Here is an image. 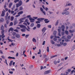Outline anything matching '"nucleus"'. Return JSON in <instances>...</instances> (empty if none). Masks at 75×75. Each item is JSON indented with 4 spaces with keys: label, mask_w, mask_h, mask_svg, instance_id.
<instances>
[{
    "label": "nucleus",
    "mask_w": 75,
    "mask_h": 75,
    "mask_svg": "<svg viewBox=\"0 0 75 75\" xmlns=\"http://www.w3.org/2000/svg\"><path fill=\"white\" fill-rule=\"evenodd\" d=\"M31 17V15H28L27 16L23 17V20H25L26 18H29V20L31 23H34L35 19Z\"/></svg>",
    "instance_id": "obj_1"
},
{
    "label": "nucleus",
    "mask_w": 75,
    "mask_h": 75,
    "mask_svg": "<svg viewBox=\"0 0 75 75\" xmlns=\"http://www.w3.org/2000/svg\"><path fill=\"white\" fill-rule=\"evenodd\" d=\"M23 18H22L19 19V21H20V22L19 23V24H22V23H23V22H24V21H22V20H25V19H23Z\"/></svg>",
    "instance_id": "obj_2"
},
{
    "label": "nucleus",
    "mask_w": 75,
    "mask_h": 75,
    "mask_svg": "<svg viewBox=\"0 0 75 75\" xmlns=\"http://www.w3.org/2000/svg\"><path fill=\"white\" fill-rule=\"evenodd\" d=\"M5 37V35H4V34H2V35H0V41L1 40V39L4 38Z\"/></svg>",
    "instance_id": "obj_3"
},
{
    "label": "nucleus",
    "mask_w": 75,
    "mask_h": 75,
    "mask_svg": "<svg viewBox=\"0 0 75 75\" xmlns=\"http://www.w3.org/2000/svg\"><path fill=\"white\" fill-rule=\"evenodd\" d=\"M18 26H19L21 28H26V26H25V25H23V24H21V25H18Z\"/></svg>",
    "instance_id": "obj_4"
},
{
    "label": "nucleus",
    "mask_w": 75,
    "mask_h": 75,
    "mask_svg": "<svg viewBox=\"0 0 75 75\" xmlns=\"http://www.w3.org/2000/svg\"><path fill=\"white\" fill-rule=\"evenodd\" d=\"M6 13V11L4 10V11H2V13L1 15L2 16H4V15H5V13Z\"/></svg>",
    "instance_id": "obj_5"
},
{
    "label": "nucleus",
    "mask_w": 75,
    "mask_h": 75,
    "mask_svg": "<svg viewBox=\"0 0 75 75\" xmlns=\"http://www.w3.org/2000/svg\"><path fill=\"white\" fill-rule=\"evenodd\" d=\"M50 72H51V70L47 71L44 72V74H49Z\"/></svg>",
    "instance_id": "obj_6"
},
{
    "label": "nucleus",
    "mask_w": 75,
    "mask_h": 75,
    "mask_svg": "<svg viewBox=\"0 0 75 75\" xmlns=\"http://www.w3.org/2000/svg\"><path fill=\"white\" fill-rule=\"evenodd\" d=\"M48 19H45L44 21H45V23H48L49 22H50V21H48Z\"/></svg>",
    "instance_id": "obj_7"
},
{
    "label": "nucleus",
    "mask_w": 75,
    "mask_h": 75,
    "mask_svg": "<svg viewBox=\"0 0 75 75\" xmlns=\"http://www.w3.org/2000/svg\"><path fill=\"white\" fill-rule=\"evenodd\" d=\"M32 41L33 42H37V40L35 38H33Z\"/></svg>",
    "instance_id": "obj_8"
},
{
    "label": "nucleus",
    "mask_w": 75,
    "mask_h": 75,
    "mask_svg": "<svg viewBox=\"0 0 75 75\" xmlns=\"http://www.w3.org/2000/svg\"><path fill=\"white\" fill-rule=\"evenodd\" d=\"M62 31H65V26L64 25H62Z\"/></svg>",
    "instance_id": "obj_9"
},
{
    "label": "nucleus",
    "mask_w": 75,
    "mask_h": 75,
    "mask_svg": "<svg viewBox=\"0 0 75 75\" xmlns=\"http://www.w3.org/2000/svg\"><path fill=\"white\" fill-rule=\"evenodd\" d=\"M45 30H46V28L44 27L42 29V31L43 33H45Z\"/></svg>",
    "instance_id": "obj_10"
},
{
    "label": "nucleus",
    "mask_w": 75,
    "mask_h": 75,
    "mask_svg": "<svg viewBox=\"0 0 75 75\" xmlns=\"http://www.w3.org/2000/svg\"><path fill=\"white\" fill-rule=\"evenodd\" d=\"M4 20L3 18H1L0 19V23H3L4 22Z\"/></svg>",
    "instance_id": "obj_11"
},
{
    "label": "nucleus",
    "mask_w": 75,
    "mask_h": 75,
    "mask_svg": "<svg viewBox=\"0 0 75 75\" xmlns=\"http://www.w3.org/2000/svg\"><path fill=\"white\" fill-rule=\"evenodd\" d=\"M69 32L70 33H75V31L74 30H69Z\"/></svg>",
    "instance_id": "obj_12"
},
{
    "label": "nucleus",
    "mask_w": 75,
    "mask_h": 75,
    "mask_svg": "<svg viewBox=\"0 0 75 75\" xmlns=\"http://www.w3.org/2000/svg\"><path fill=\"white\" fill-rule=\"evenodd\" d=\"M44 20V18H38L37 19V20L40 21H41V20Z\"/></svg>",
    "instance_id": "obj_13"
},
{
    "label": "nucleus",
    "mask_w": 75,
    "mask_h": 75,
    "mask_svg": "<svg viewBox=\"0 0 75 75\" xmlns=\"http://www.w3.org/2000/svg\"><path fill=\"white\" fill-rule=\"evenodd\" d=\"M61 27H59L58 29V31L59 33H61Z\"/></svg>",
    "instance_id": "obj_14"
},
{
    "label": "nucleus",
    "mask_w": 75,
    "mask_h": 75,
    "mask_svg": "<svg viewBox=\"0 0 75 75\" xmlns=\"http://www.w3.org/2000/svg\"><path fill=\"white\" fill-rule=\"evenodd\" d=\"M23 13V11H21L18 13V15H20L22 14Z\"/></svg>",
    "instance_id": "obj_15"
},
{
    "label": "nucleus",
    "mask_w": 75,
    "mask_h": 75,
    "mask_svg": "<svg viewBox=\"0 0 75 75\" xmlns=\"http://www.w3.org/2000/svg\"><path fill=\"white\" fill-rule=\"evenodd\" d=\"M64 33L65 34H67V35H68V34H69V32H68L67 30H65Z\"/></svg>",
    "instance_id": "obj_16"
},
{
    "label": "nucleus",
    "mask_w": 75,
    "mask_h": 75,
    "mask_svg": "<svg viewBox=\"0 0 75 75\" xmlns=\"http://www.w3.org/2000/svg\"><path fill=\"white\" fill-rule=\"evenodd\" d=\"M19 5L21 6V5H22V4H23V2L22 1H21V0L18 3Z\"/></svg>",
    "instance_id": "obj_17"
},
{
    "label": "nucleus",
    "mask_w": 75,
    "mask_h": 75,
    "mask_svg": "<svg viewBox=\"0 0 75 75\" xmlns=\"http://www.w3.org/2000/svg\"><path fill=\"white\" fill-rule=\"evenodd\" d=\"M18 23V21L17 20H15L14 21V25H16V24H17Z\"/></svg>",
    "instance_id": "obj_18"
},
{
    "label": "nucleus",
    "mask_w": 75,
    "mask_h": 75,
    "mask_svg": "<svg viewBox=\"0 0 75 75\" xmlns=\"http://www.w3.org/2000/svg\"><path fill=\"white\" fill-rule=\"evenodd\" d=\"M21 30L22 32H25L26 31V30L24 28L21 29Z\"/></svg>",
    "instance_id": "obj_19"
},
{
    "label": "nucleus",
    "mask_w": 75,
    "mask_h": 75,
    "mask_svg": "<svg viewBox=\"0 0 75 75\" xmlns=\"http://www.w3.org/2000/svg\"><path fill=\"white\" fill-rule=\"evenodd\" d=\"M37 27L38 28H40L41 27V25L39 24H38L37 25Z\"/></svg>",
    "instance_id": "obj_20"
},
{
    "label": "nucleus",
    "mask_w": 75,
    "mask_h": 75,
    "mask_svg": "<svg viewBox=\"0 0 75 75\" xmlns=\"http://www.w3.org/2000/svg\"><path fill=\"white\" fill-rule=\"evenodd\" d=\"M59 20H58L56 22L55 24V25L57 26L58 24V23H59Z\"/></svg>",
    "instance_id": "obj_21"
},
{
    "label": "nucleus",
    "mask_w": 75,
    "mask_h": 75,
    "mask_svg": "<svg viewBox=\"0 0 75 75\" xmlns=\"http://www.w3.org/2000/svg\"><path fill=\"white\" fill-rule=\"evenodd\" d=\"M10 31H14V29L13 28H10V29L9 30L8 32H10Z\"/></svg>",
    "instance_id": "obj_22"
},
{
    "label": "nucleus",
    "mask_w": 75,
    "mask_h": 75,
    "mask_svg": "<svg viewBox=\"0 0 75 75\" xmlns=\"http://www.w3.org/2000/svg\"><path fill=\"white\" fill-rule=\"evenodd\" d=\"M10 37H8L7 38V39L8 41H11V42H13V40H11L9 39Z\"/></svg>",
    "instance_id": "obj_23"
},
{
    "label": "nucleus",
    "mask_w": 75,
    "mask_h": 75,
    "mask_svg": "<svg viewBox=\"0 0 75 75\" xmlns=\"http://www.w3.org/2000/svg\"><path fill=\"white\" fill-rule=\"evenodd\" d=\"M16 37L18 38H20V35L19 34H18L16 35Z\"/></svg>",
    "instance_id": "obj_24"
},
{
    "label": "nucleus",
    "mask_w": 75,
    "mask_h": 75,
    "mask_svg": "<svg viewBox=\"0 0 75 75\" xmlns=\"http://www.w3.org/2000/svg\"><path fill=\"white\" fill-rule=\"evenodd\" d=\"M69 14V12L68 11H65V14L66 15H68V14Z\"/></svg>",
    "instance_id": "obj_25"
},
{
    "label": "nucleus",
    "mask_w": 75,
    "mask_h": 75,
    "mask_svg": "<svg viewBox=\"0 0 75 75\" xmlns=\"http://www.w3.org/2000/svg\"><path fill=\"white\" fill-rule=\"evenodd\" d=\"M69 9V7H67L65 8V9L64 10V11H68V10Z\"/></svg>",
    "instance_id": "obj_26"
},
{
    "label": "nucleus",
    "mask_w": 75,
    "mask_h": 75,
    "mask_svg": "<svg viewBox=\"0 0 75 75\" xmlns=\"http://www.w3.org/2000/svg\"><path fill=\"white\" fill-rule=\"evenodd\" d=\"M8 59H15V57H11L10 56H9L8 57Z\"/></svg>",
    "instance_id": "obj_27"
},
{
    "label": "nucleus",
    "mask_w": 75,
    "mask_h": 75,
    "mask_svg": "<svg viewBox=\"0 0 75 75\" xmlns=\"http://www.w3.org/2000/svg\"><path fill=\"white\" fill-rule=\"evenodd\" d=\"M13 5V3H11L9 5V8H11V6Z\"/></svg>",
    "instance_id": "obj_28"
},
{
    "label": "nucleus",
    "mask_w": 75,
    "mask_h": 75,
    "mask_svg": "<svg viewBox=\"0 0 75 75\" xmlns=\"http://www.w3.org/2000/svg\"><path fill=\"white\" fill-rule=\"evenodd\" d=\"M21 6L20 5L18 4V3L16 4V8H18L19 7Z\"/></svg>",
    "instance_id": "obj_29"
},
{
    "label": "nucleus",
    "mask_w": 75,
    "mask_h": 75,
    "mask_svg": "<svg viewBox=\"0 0 75 75\" xmlns=\"http://www.w3.org/2000/svg\"><path fill=\"white\" fill-rule=\"evenodd\" d=\"M34 25V23H31V25H30V27H33Z\"/></svg>",
    "instance_id": "obj_30"
},
{
    "label": "nucleus",
    "mask_w": 75,
    "mask_h": 75,
    "mask_svg": "<svg viewBox=\"0 0 75 75\" xmlns=\"http://www.w3.org/2000/svg\"><path fill=\"white\" fill-rule=\"evenodd\" d=\"M55 45H56V46H57L58 47H61V44H56Z\"/></svg>",
    "instance_id": "obj_31"
},
{
    "label": "nucleus",
    "mask_w": 75,
    "mask_h": 75,
    "mask_svg": "<svg viewBox=\"0 0 75 75\" xmlns=\"http://www.w3.org/2000/svg\"><path fill=\"white\" fill-rule=\"evenodd\" d=\"M71 36L68 35L67 37V38H68V39H71Z\"/></svg>",
    "instance_id": "obj_32"
},
{
    "label": "nucleus",
    "mask_w": 75,
    "mask_h": 75,
    "mask_svg": "<svg viewBox=\"0 0 75 75\" xmlns=\"http://www.w3.org/2000/svg\"><path fill=\"white\" fill-rule=\"evenodd\" d=\"M4 29V26L3 25H2L1 27V30H3Z\"/></svg>",
    "instance_id": "obj_33"
},
{
    "label": "nucleus",
    "mask_w": 75,
    "mask_h": 75,
    "mask_svg": "<svg viewBox=\"0 0 75 75\" xmlns=\"http://www.w3.org/2000/svg\"><path fill=\"white\" fill-rule=\"evenodd\" d=\"M14 17L13 16H11V21H13V20H14Z\"/></svg>",
    "instance_id": "obj_34"
},
{
    "label": "nucleus",
    "mask_w": 75,
    "mask_h": 75,
    "mask_svg": "<svg viewBox=\"0 0 75 75\" xmlns=\"http://www.w3.org/2000/svg\"><path fill=\"white\" fill-rule=\"evenodd\" d=\"M50 42L52 44H55V42L52 40H51Z\"/></svg>",
    "instance_id": "obj_35"
},
{
    "label": "nucleus",
    "mask_w": 75,
    "mask_h": 75,
    "mask_svg": "<svg viewBox=\"0 0 75 75\" xmlns=\"http://www.w3.org/2000/svg\"><path fill=\"white\" fill-rule=\"evenodd\" d=\"M56 34H57V31L55 30H54L53 32V34L55 35H56Z\"/></svg>",
    "instance_id": "obj_36"
},
{
    "label": "nucleus",
    "mask_w": 75,
    "mask_h": 75,
    "mask_svg": "<svg viewBox=\"0 0 75 75\" xmlns=\"http://www.w3.org/2000/svg\"><path fill=\"white\" fill-rule=\"evenodd\" d=\"M12 62H13V61H11L9 64V66H11L12 65Z\"/></svg>",
    "instance_id": "obj_37"
},
{
    "label": "nucleus",
    "mask_w": 75,
    "mask_h": 75,
    "mask_svg": "<svg viewBox=\"0 0 75 75\" xmlns=\"http://www.w3.org/2000/svg\"><path fill=\"white\" fill-rule=\"evenodd\" d=\"M33 19H35V20H37V18H38V17H34L33 16Z\"/></svg>",
    "instance_id": "obj_38"
},
{
    "label": "nucleus",
    "mask_w": 75,
    "mask_h": 75,
    "mask_svg": "<svg viewBox=\"0 0 75 75\" xmlns=\"http://www.w3.org/2000/svg\"><path fill=\"white\" fill-rule=\"evenodd\" d=\"M40 11H41L42 12V11H44V9H43L42 8H40Z\"/></svg>",
    "instance_id": "obj_39"
},
{
    "label": "nucleus",
    "mask_w": 75,
    "mask_h": 75,
    "mask_svg": "<svg viewBox=\"0 0 75 75\" xmlns=\"http://www.w3.org/2000/svg\"><path fill=\"white\" fill-rule=\"evenodd\" d=\"M13 25V22H11L10 23V25H9V26H12Z\"/></svg>",
    "instance_id": "obj_40"
},
{
    "label": "nucleus",
    "mask_w": 75,
    "mask_h": 75,
    "mask_svg": "<svg viewBox=\"0 0 75 75\" xmlns=\"http://www.w3.org/2000/svg\"><path fill=\"white\" fill-rule=\"evenodd\" d=\"M67 44L66 43H64V42H63V46H66V45H67Z\"/></svg>",
    "instance_id": "obj_41"
},
{
    "label": "nucleus",
    "mask_w": 75,
    "mask_h": 75,
    "mask_svg": "<svg viewBox=\"0 0 75 75\" xmlns=\"http://www.w3.org/2000/svg\"><path fill=\"white\" fill-rule=\"evenodd\" d=\"M23 8L22 6L20 7L19 8L20 10H23Z\"/></svg>",
    "instance_id": "obj_42"
},
{
    "label": "nucleus",
    "mask_w": 75,
    "mask_h": 75,
    "mask_svg": "<svg viewBox=\"0 0 75 75\" xmlns=\"http://www.w3.org/2000/svg\"><path fill=\"white\" fill-rule=\"evenodd\" d=\"M42 13H43L44 14V15H46V13L45 12V11H43L42 12Z\"/></svg>",
    "instance_id": "obj_43"
},
{
    "label": "nucleus",
    "mask_w": 75,
    "mask_h": 75,
    "mask_svg": "<svg viewBox=\"0 0 75 75\" xmlns=\"http://www.w3.org/2000/svg\"><path fill=\"white\" fill-rule=\"evenodd\" d=\"M15 7H16V6L13 5V7L12 8V10H14V8H15Z\"/></svg>",
    "instance_id": "obj_44"
},
{
    "label": "nucleus",
    "mask_w": 75,
    "mask_h": 75,
    "mask_svg": "<svg viewBox=\"0 0 75 75\" xmlns=\"http://www.w3.org/2000/svg\"><path fill=\"white\" fill-rule=\"evenodd\" d=\"M58 35L59 36L61 37V32H59L58 33Z\"/></svg>",
    "instance_id": "obj_45"
},
{
    "label": "nucleus",
    "mask_w": 75,
    "mask_h": 75,
    "mask_svg": "<svg viewBox=\"0 0 75 75\" xmlns=\"http://www.w3.org/2000/svg\"><path fill=\"white\" fill-rule=\"evenodd\" d=\"M62 15H64V14H65V11H64L62 12Z\"/></svg>",
    "instance_id": "obj_46"
},
{
    "label": "nucleus",
    "mask_w": 75,
    "mask_h": 75,
    "mask_svg": "<svg viewBox=\"0 0 75 75\" xmlns=\"http://www.w3.org/2000/svg\"><path fill=\"white\" fill-rule=\"evenodd\" d=\"M19 1V0H15L14 1V3H16Z\"/></svg>",
    "instance_id": "obj_47"
},
{
    "label": "nucleus",
    "mask_w": 75,
    "mask_h": 75,
    "mask_svg": "<svg viewBox=\"0 0 75 75\" xmlns=\"http://www.w3.org/2000/svg\"><path fill=\"white\" fill-rule=\"evenodd\" d=\"M47 57V55H46L45 54H44L43 56V58H45V57Z\"/></svg>",
    "instance_id": "obj_48"
},
{
    "label": "nucleus",
    "mask_w": 75,
    "mask_h": 75,
    "mask_svg": "<svg viewBox=\"0 0 75 75\" xmlns=\"http://www.w3.org/2000/svg\"><path fill=\"white\" fill-rule=\"evenodd\" d=\"M23 24L24 25H26V26H27V23H26L25 22H24L23 23Z\"/></svg>",
    "instance_id": "obj_49"
},
{
    "label": "nucleus",
    "mask_w": 75,
    "mask_h": 75,
    "mask_svg": "<svg viewBox=\"0 0 75 75\" xmlns=\"http://www.w3.org/2000/svg\"><path fill=\"white\" fill-rule=\"evenodd\" d=\"M54 37H55V38H60V37L58 36L57 37V36H54Z\"/></svg>",
    "instance_id": "obj_50"
},
{
    "label": "nucleus",
    "mask_w": 75,
    "mask_h": 75,
    "mask_svg": "<svg viewBox=\"0 0 75 75\" xmlns=\"http://www.w3.org/2000/svg\"><path fill=\"white\" fill-rule=\"evenodd\" d=\"M47 52H49V47H47Z\"/></svg>",
    "instance_id": "obj_51"
},
{
    "label": "nucleus",
    "mask_w": 75,
    "mask_h": 75,
    "mask_svg": "<svg viewBox=\"0 0 75 75\" xmlns=\"http://www.w3.org/2000/svg\"><path fill=\"white\" fill-rule=\"evenodd\" d=\"M26 30L27 31H29V32L30 31V29H28V28H26Z\"/></svg>",
    "instance_id": "obj_52"
},
{
    "label": "nucleus",
    "mask_w": 75,
    "mask_h": 75,
    "mask_svg": "<svg viewBox=\"0 0 75 75\" xmlns=\"http://www.w3.org/2000/svg\"><path fill=\"white\" fill-rule=\"evenodd\" d=\"M41 52V50L40 49L39 50V52L38 53V54H40Z\"/></svg>",
    "instance_id": "obj_53"
},
{
    "label": "nucleus",
    "mask_w": 75,
    "mask_h": 75,
    "mask_svg": "<svg viewBox=\"0 0 75 75\" xmlns=\"http://www.w3.org/2000/svg\"><path fill=\"white\" fill-rule=\"evenodd\" d=\"M16 34V32H13L12 33V35H13L14 36Z\"/></svg>",
    "instance_id": "obj_54"
},
{
    "label": "nucleus",
    "mask_w": 75,
    "mask_h": 75,
    "mask_svg": "<svg viewBox=\"0 0 75 75\" xmlns=\"http://www.w3.org/2000/svg\"><path fill=\"white\" fill-rule=\"evenodd\" d=\"M14 31H16V32L17 33H18V30L17 29L14 30Z\"/></svg>",
    "instance_id": "obj_55"
},
{
    "label": "nucleus",
    "mask_w": 75,
    "mask_h": 75,
    "mask_svg": "<svg viewBox=\"0 0 75 75\" xmlns=\"http://www.w3.org/2000/svg\"><path fill=\"white\" fill-rule=\"evenodd\" d=\"M61 34H62V35H64V34H65V33H64V32H61Z\"/></svg>",
    "instance_id": "obj_56"
},
{
    "label": "nucleus",
    "mask_w": 75,
    "mask_h": 75,
    "mask_svg": "<svg viewBox=\"0 0 75 75\" xmlns=\"http://www.w3.org/2000/svg\"><path fill=\"white\" fill-rule=\"evenodd\" d=\"M36 24H38L39 23H40V21H36Z\"/></svg>",
    "instance_id": "obj_57"
},
{
    "label": "nucleus",
    "mask_w": 75,
    "mask_h": 75,
    "mask_svg": "<svg viewBox=\"0 0 75 75\" xmlns=\"http://www.w3.org/2000/svg\"><path fill=\"white\" fill-rule=\"evenodd\" d=\"M65 40L67 42H68L70 40L69 39H66Z\"/></svg>",
    "instance_id": "obj_58"
},
{
    "label": "nucleus",
    "mask_w": 75,
    "mask_h": 75,
    "mask_svg": "<svg viewBox=\"0 0 75 75\" xmlns=\"http://www.w3.org/2000/svg\"><path fill=\"white\" fill-rule=\"evenodd\" d=\"M72 6V4L70 3L68 4V6Z\"/></svg>",
    "instance_id": "obj_59"
},
{
    "label": "nucleus",
    "mask_w": 75,
    "mask_h": 75,
    "mask_svg": "<svg viewBox=\"0 0 75 75\" xmlns=\"http://www.w3.org/2000/svg\"><path fill=\"white\" fill-rule=\"evenodd\" d=\"M62 39H65V36H63L62 37Z\"/></svg>",
    "instance_id": "obj_60"
},
{
    "label": "nucleus",
    "mask_w": 75,
    "mask_h": 75,
    "mask_svg": "<svg viewBox=\"0 0 75 75\" xmlns=\"http://www.w3.org/2000/svg\"><path fill=\"white\" fill-rule=\"evenodd\" d=\"M53 40H54V41H57V39L55 38H54Z\"/></svg>",
    "instance_id": "obj_61"
},
{
    "label": "nucleus",
    "mask_w": 75,
    "mask_h": 75,
    "mask_svg": "<svg viewBox=\"0 0 75 75\" xmlns=\"http://www.w3.org/2000/svg\"><path fill=\"white\" fill-rule=\"evenodd\" d=\"M49 9L47 7H46L45 8V10H46V11H48V10Z\"/></svg>",
    "instance_id": "obj_62"
},
{
    "label": "nucleus",
    "mask_w": 75,
    "mask_h": 75,
    "mask_svg": "<svg viewBox=\"0 0 75 75\" xmlns=\"http://www.w3.org/2000/svg\"><path fill=\"white\" fill-rule=\"evenodd\" d=\"M28 19H26L24 21V22H26V23H27L28 22Z\"/></svg>",
    "instance_id": "obj_63"
},
{
    "label": "nucleus",
    "mask_w": 75,
    "mask_h": 75,
    "mask_svg": "<svg viewBox=\"0 0 75 75\" xmlns=\"http://www.w3.org/2000/svg\"><path fill=\"white\" fill-rule=\"evenodd\" d=\"M47 27L48 28H51V25H48Z\"/></svg>",
    "instance_id": "obj_64"
}]
</instances>
